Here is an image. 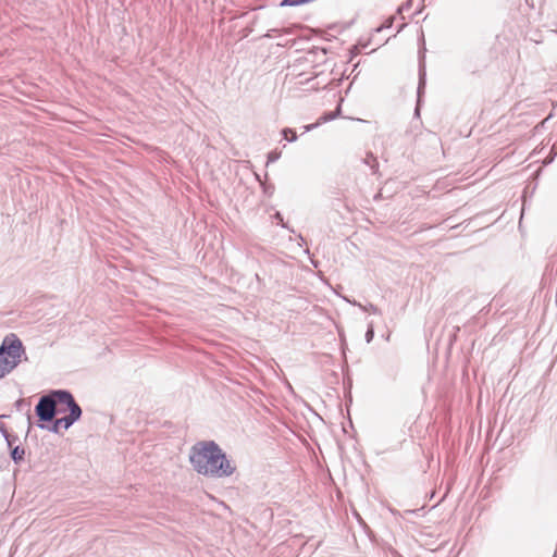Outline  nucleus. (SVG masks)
Listing matches in <instances>:
<instances>
[{
  "label": "nucleus",
  "mask_w": 557,
  "mask_h": 557,
  "mask_svg": "<svg viewBox=\"0 0 557 557\" xmlns=\"http://www.w3.org/2000/svg\"><path fill=\"white\" fill-rule=\"evenodd\" d=\"M189 462L193 469L207 478L231 476L236 467L214 441H200L190 447Z\"/></svg>",
  "instance_id": "nucleus-1"
},
{
  "label": "nucleus",
  "mask_w": 557,
  "mask_h": 557,
  "mask_svg": "<svg viewBox=\"0 0 557 557\" xmlns=\"http://www.w3.org/2000/svg\"><path fill=\"white\" fill-rule=\"evenodd\" d=\"M23 354V344L15 334L3 339L0 347V379L9 374L21 362Z\"/></svg>",
  "instance_id": "nucleus-2"
},
{
  "label": "nucleus",
  "mask_w": 557,
  "mask_h": 557,
  "mask_svg": "<svg viewBox=\"0 0 557 557\" xmlns=\"http://www.w3.org/2000/svg\"><path fill=\"white\" fill-rule=\"evenodd\" d=\"M62 394L70 393L65 391H57L40 398L36 406V413L41 421H51L55 412H65V409L61 408V406L64 405L60 397Z\"/></svg>",
  "instance_id": "nucleus-3"
},
{
  "label": "nucleus",
  "mask_w": 557,
  "mask_h": 557,
  "mask_svg": "<svg viewBox=\"0 0 557 557\" xmlns=\"http://www.w3.org/2000/svg\"><path fill=\"white\" fill-rule=\"evenodd\" d=\"M61 401L66 405L69 408L70 414L54 421L53 429L58 431L60 428L69 429L76 420L79 419L82 414V410L79 406L75 403L73 396L71 394H62Z\"/></svg>",
  "instance_id": "nucleus-4"
},
{
  "label": "nucleus",
  "mask_w": 557,
  "mask_h": 557,
  "mask_svg": "<svg viewBox=\"0 0 557 557\" xmlns=\"http://www.w3.org/2000/svg\"><path fill=\"white\" fill-rule=\"evenodd\" d=\"M284 138L288 141H294L297 138L296 132L293 129L286 128L283 131Z\"/></svg>",
  "instance_id": "nucleus-5"
},
{
  "label": "nucleus",
  "mask_w": 557,
  "mask_h": 557,
  "mask_svg": "<svg viewBox=\"0 0 557 557\" xmlns=\"http://www.w3.org/2000/svg\"><path fill=\"white\" fill-rule=\"evenodd\" d=\"M12 456L15 460L22 458V455L18 454L17 448L13 450Z\"/></svg>",
  "instance_id": "nucleus-6"
},
{
  "label": "nucleus",
  "mask_w": 557,
  "mask_h": 557,
  "mask_svg": "<svg viewBox=\"0 0 557 557\" xmlns=\"http://www.w3.org/2000/svg\"><path fill=\"white\" fill-rule=\"evenodd\" d=\"M61 408L65 409V411H69V408L66 407V405H62Z\"/></svg>",
  "instance_id": "nucleus-7"
}]
</instances>
